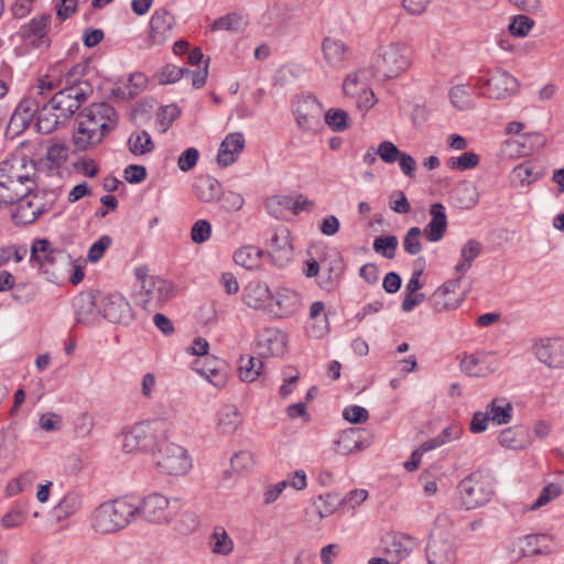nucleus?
<instances>
[{
    "instance_id": "26",
    "label": "nucleus",
    "mask_w": 564,
    "mask_h": 564,
    "mask_svg": "<svg viewBox=\"0 0 564 564\" xmlns=\"http://www.w3.org/2000/svg\"><path fill=\"white\" fill-rule=\"evenodd\" d=\"M245 137L240 132H232L226 135L220 143L217 154V163L227 167L237 161L239 153L243 150Z\"/></svg>"
},
{
    "instance_id": "18",
    "label": "nucleus",
    "mask_w": 564,
    "mask_h": 564,
    "mask_svg": "<svg viewBox=\"0 0 564 564\" xmlns=\"http://www.w3.org/2000/svg\"><path fill=\"white\" fill-rule=\"evenodd\" d=\"M539 361L551 368L564 367V340L561 338H542L532 347Z\"/></svg>"
},
{
    "instance_id": "15",
    "label": "nucleus",
    "mask_w": 564,
    "mask_h": 564,
    "mask_svg": "<svg viewBox=\"0 0 564 564\" xmlns=\"http://www.w3.org/2000/svg\"><path fill=\"white\" fill-rule=\"evenodd\" d=\"M173 24L174 19L167 10L156 9L149 21V35L141 48L150 50L163 45L172 36Z\"/></svg>"
},
{
    "instance_id": "35",
    "label": "nucleus",
    "mask_w": 564,
    "mask_h": 564,
    "mask_svg": "<svg viewBox=\"0 0 564 564\" xmlns=\"http://www.w3.org/2000/svg\"><path fill=\"white\" fill-rule=\"evenodd\" d=\"M264 251L259 247L247 245L237 249L234 253V261L247 270H258L261 267Z\"/></svg>"
},
{
    "instance_id": "56",
    "label": "nucleus",
    "mask_w": 564,
    "mask_h": 564,
    "mask_svg": "<svg viewBox=\"0 0 564 564\" xmlns=\"http://www.w3.org/2000/svg\"><path fill=\"white\" fill-rule=\"evenodd\" d=\"M419 227H411L403 238V249L408 254L415 256L422 251L421 235Z\"/></svg>"
},
{
    "instance_id": "7",
    "label": "nucleus",
    "mask_w": 564,
    "mask_h": 564,
    "mask_svg": "<svg viewBox=\"0 0 564 564\" xmlns=\"http://www.w3.org/2000/svg\"><path fill=\"white\" fill-rule=\"evenodd\" d=\"M412 52L401 42H391L378 48L373 67L384 78H395L410 68Z\"/></svg>"
},
{
    "instance_id": "27",
    "label": "nucleus",
    "mask_w": 564,
    "mask_h": 564,
    "mask_svg": "<svg viewBox=\"0 0 564 564\" xmlns=\"http://www.w3.org/2000/svg\"><path fill=\"white\" fill-rule=\"evenodd\" d=\"M430 215L431 219L422 232L429 241L437 242L443 239L447 228V217L444 205L441 203L432 204Z\"/></svg>"
},
{
    "instance_id": "10",
    "label": "nucleus",
    "mask_w": 564,
    "mask_h": 564,
    "mask_svg": "<svg viewBox=\"0 0 564 564\" xmlns=\"http://www.w3.org/2000/svg\"><path fill=\"white\" fill-rule=\"evenodd\" d=\"M458 494L466 510L476 509L490 501L494 486L489 476L475 471L458 484Z\"/></svg>"
},
{
    "instance_id": "47",
    "label": "nucleus",
    "mask_w": 564,
    "mask_h": 564,
    "mask_svg": "<svg viewBox=\"0 0 564 564\" xmlns=\"http://www.w3.org/2000/svg\"><path fill=\"white\" fill-rule=\"evenodd\" d=\"M293 197L289 195H275L267 199L268 213L276 219L284 218L291 212Z\"/></svg>"
},
{
    "instance_id": "31",
    "label": "nucleus",
    "mask_w": 564,
    "mask_h": 564,
    "mask_svg": "<svg viewBox=\"0 0 564 564\" xmlns=\"http://www.w3.org/2000/svg\"><path fill=\"white\" fill-rule=\"evenodd\" d=\"M76 310L77 322L84 325H95L98 322V315L96 307L98 308V302L94 295L86 293L80 294L74 301Z\"/></svg>"
},
{
    "instance_id": "4",
    "label": "nucleus",
    "mask_w": 564,
    "mask_h": 564,
    "mask_svg": "<svg viewBox=\"0 0 564 564\" xmlns=\"http://www.w3.org/2000/svg\"><path fill=\"white\" fill-rule=\"evenodd\" d=\"M137 505L127 498L105 501L90 514V527L99 534H112L124 529L137 518Z\"/></svg>"
},
{
    "instance_id": "46",
    "label": "nucleus",
    "mask_w": 564,
    "mask_h": 564,
    "mask_svg": "<svg viewBox=\"0 0 564 564\" xmlns=\"http://www.w3.org/2000/svg\"><path fill=\"white\" fill-rule=\"evenodd\" d=\"M263 369V362L261 359L248 356L247 358L241 357L239 365V377L246 382L256 381Z\"/></svg>"
},
{
    "instance_id": "28",
    "label": "nucleus",
    "mask_w": 564,
    "mask_h": 564,
    "mask_svg": "<svg viewBox=\"0 0 564 564\" xmlns=\"http://www.w3.org/2000/svg\"><path fill=\"white\" fill-rule=\"evenodd\" d=\"M63 252L52 247L46 239L34 240L31 247V262L37 264L45 272L53 265Z\"/></svg>"
},
{
    "instance_id": "34",
    "label": "nucleus",
    "mask_w": 564,
    "mask_h": 564,
    "mask_svg": "<svg viewBox=\"0 0 564 564\" xmlns=\"http://www.w3.org/2000/svg\"><path fill=\"white\" fill-rule=\"evenodd\" d=\"M498 441L505 448L523 449L530 444L529 431L524 426L507 427L500 432Z\"/></svg>"
},
{
    "instance_id": "61",
    "label": "nucleus",
    "mask_w": 564,
    "mask_h": 564,
    "mask_svg": "<svg viewBox=\"0 0 564 564\" xmlns=\"http://www.w3.org/2000/svg\"><path fill=\"white\" fill-rule=\"evenodd\" d=\"M111 238L107 235L101 236L95 241L88 250V261L98 262L105 254L106 250L111 246Z\"/></svg>"
},
{
    "instance_id": "23",
    "label": "nucleus",
    "mask_w": 564,
    "mask_h": 564,
    "mask_svg": "<svg viewBox=\"0 0 564 564\" xmlns=\"http://www.w3.org/2000/svg\"><path fill=\"white\" fill-rule=\"evenodd\" d=\"M459 275L456 279L446 281L443 285L437 288L431 296L432 307L436 312L454 310L459 305L457 290L460 285Z\"/></svg>"
},
{
    "instance_id": "9",
    "label": "nucleus",
    "mask_w": 564,
    "mask_h": 564,
    "mask_svg": "<svg viewBox=\"0 0 564 564\" xmlns=\"http://www.w3.org/2000/svg\"><path fill=\"white\" fill-rule=\"evenodd\" d=\"M153 463L160 473L171 476H182L192 468V458L181 445L170 442L165 436L156 449H153Z\"/></svg>"
},
{
    "instance_id": "8",
    "label": "nucleus",
    "mask_w": 564,
    "mask_h": 564,
    "mask_svg": "<svg viewBox=\"0 0 564 564\" xmlns=\"http://www.w3.org/2000/svg\"><path fill=\"white\" fill-rule=\"evenodd\" d=\"M473 80L479 96L491 99H503L514 95L519 87L518 79L499 67L480 70Z\"/></svg>"
},
{
    "instance_id": "2",
    "label": "nucleus",
    "mask_w": 564,
    "mask_h": 564,
    "mask_svg": "<svg viewBox=\"0 0 564 564\" xmlns=\"http://www.w3.org/2000/svg\"><path fill=\"white\" fill-rule=\"evenodd\" d=\"M77 120L73 141L78 150H87L99 144L107 133L116 129L118 115L109 104L98 102L82 110Z\"/></svg>"
},
{
    "instance_id": "6",
    "label": "nucleus",
    "mask_w": 564,
    "mask_h": 564,
    "mask_svg": "<svg viewBox=\"0 0 564 564\" xmlns=\"http://www.w3.org/2000/svg\"><path fill=\"white\" fill-rule=\"evenodd\" d=\"M167 424L163 420L142 421L123 433L122 449L126 453H151L166 436Z\"/></svg>"
},
{
    "instance_id": "19",
    "label": "nucleus",
    "mask_w": 564,
    "mask_h": 564,
    "mask_svg": "<svg viewBox=\"0 0 564 564\" xmlns=\"http://www.w3.org/2000/svg\"><path fill=\"white\" fill-rule=\"evenodd\" d=\"M301 306V295L291 289L282 288L276 291L275 302L270 303L268 313L273 317L286 318L296 314Z\"/></svg>"
},
{
    "instance_id": "21",
    "label": "nucleus",
    "mask_w": 564,
    "mask_h": 564,
    "mask_svg": "<svg viewBox=\"0 0 564 564\" xmlns=\"http://www.w3.org/2000/svg\"><path fill=\"white\" fill-rule=\"evenodd\" d=\"M497 368L495 355L491 352L478 351L466 355L460 360V369L470 377H486Z\"/></svg>"
},
{
    "instance_id": "60",
    "label": "nucleus",
    "mask_w": 564,
    "mask_h": 564,
    "mask_svg": "<svg viewBox=\"0 0 564 564\" xmlns=\"http://www.w3.org/2000/svg\"><path fill=\"white\" fill-rule=\"evenodd\" d=\"M231 466L238 473H245L254 465L253 454L249 451H240L231 457Z\"/></svg>"
},
{
    "instance_id": "48",
    "label": "nucleus",
    "mask_w": 564,
    "mask_h": 564,
    "mask_svg": "<svg viewBox=\"0 0 564 564\" xmlns=\"http://www.w3.org/2000/svg\"><path fill=\"white\" fill-rule=\"evenodd\" d=\"M339 506H343L341 499L339 495L333 492L319 495L317 500L314 501V507L316 508L319 519L332 516Z\"/></svg>"
},
{
    "instance_id": "44",
    "label": "nucleus",
    "mask_w": 564,
    "mask_h": 564,
    "mask_svg": "<svg viewBox=\"0 0 564 564\" xmlns=\"http://www.w3.org/2000/svg\"><path fill=\"white\" fill-rule=\"evenodd\" d=\"M82 495L76 491L67 492L62 500L55 506L54 510L58 519H66L82 508Z\"/></svg>"
},
{
    "instance_id": "20",
    "label": "nucleus",
    "mask_w": 564,
    "mask_h": 564,
    "mask_svg": "<svg viewBox=\"0 0 564 564\" xmlns=\"http://www.w3.org/2000/svg\"><path fill=\"white\" fill-rule=\"evenodd\" d=\"M257 347L260 356H282L286 349V335L278 328H264L257 336Z\"/></svg>"
},
{
    "instance_id": "41",
    "label": "nucleus",
    "mask_w": 564,
    "mask_h": 564,
    "mask_svg": "<svg viewBox=\"0 0 564 564\" xmlns=\"http://www.w3.org/2000/svg\"><path fill=\"white\" fill-rule=\"evenodd\" d=\"M214 554L227 556L234 551V541L223 527H215L208 541Z\"/></svg>"
},
{
    "instance_id": "43",
    "label": "nucleus",
    "mask_w": 564,
    "mask_h": 564,
    "mask_svg": "<svg viewBox=\"0 0 564 564\" xmlns=\"http://www.w3.org/2000/svg\"><path fill=\"white\" fill-rule=\"evenodd\" d=\"M550 540L546 534H529L520 540V551L523 556H534L549 553L546 542Z\"/></svg>"
},
{
    "instance_id": "5",
    "label": "nucleus",
    "mask_w": 564,
    "mask_h": 564,
    "mask_svg": "<svg viewBox=\"0 0 564 564\" xmlns=\"http://www.w3.org/2000/svg\"><path fill=\"white\" fill-rule=\"evenodd\" d=\"M82 70L83 66L80 65H75L70 68H67L65 65V70L61 75L62 86L58 87L59 90L48 100L52 108H55L58 117H62L64 122L79 109L87 98L86 91L77 84V75Z\"/></svg>"
},
{
    "instance_id": "1",
    "label": "nucleus",
    "mask_w": 564,
    "mask_h": 564,
    "mask_svg": "<svg viewBox=\"0 0 564 564\" xmlns=\"http://www.w3.org/2000/svg\"><path fill=\"white\" fill-rule=\"evenodd\" d=\"M36 162L15 151L0 162V208L13 205L14 198L37 187Z\"/></svg>"
},
{
    "instance_id": "22",
    "label": "nucleus",
    "mask_w": 564,
    "mask_h": 564,
    "mask_svg": "<svg viewBox=\"0 0 564 564\" xmlns=\"http://www.w3.org/2000/svg\"><path fill=\"white\" fill-rule=\"evenodd\" d=\"M269 256L272 262L278 267H284L292 260L293 248L290 234L285 227L274 230L269 242Z\"/></svg>"
},
{
    "instance_id": "52",
    "label": "nucleus",
    "mask_w": 564,
    "mask_h": 564,
    "mask_svg": "<svg viewBox=\"0 0 564 564\" xmlns=\"http://www.w3.org/2000/svg\"><path fill=\"white\" fill-rule=\"evenodd\" d=\"M479 164V155L474 152H464L459 156L449 158L447 166L453 170L466 171Z\"/></svg>"
},
{
    "instance_id": "17",
    "label": "nucleus",
    "mask_w": 564,
    "mask_h": 564,
    "mask_svg": "<svg viewBox=\"0 0 564 564\" xmlns=\"http://www.w3.org/2000/svg\"><path fill=\"white\" fill-rule=\"evenodd\" d=\"M51 22L50 14H42L33 18L29 23L22 25L19 31L23 44L30 48L48 47L50 39L47 28Z\"/></svg>"
},
{
    "instance_id": "38",
    "label": "nucleus",
    "mask_w": 564,
    "mask_h": 564,
    "mask_svg": "<svg viewBox=\"0 0 564 564\" xmlns=\"http://www.w3.org/2000/svg\"><path fill=\"white\" fill-rule=\"evenodd\" d=\"M362 448L361 431L358 429H348L341 432L336 441V452L340 455H349Z\"/></svg>"
},
{
    "instance_id": "37",
    "label": "nucleus",
    "mask_w": 564,
    "mask_h": 564,
    "mask_svg": "<svg viewBox=\"0 0 564 564\" xmlns=\"http://www.w3.org/2000/svg\"><path fill=\"white\" fill-rule=\"evenodd\" d=\"M488 416L496 425L508 424L512 419V405L505 398H496L487 405Z\"/></svg>"
},
{
    "instance_id": "25",
    "label": "nucleus",
    "mask_w": 564,
    "mask_h": 564,
    "mask_svg": "<svg viewBox=\"0 0 564 564\" xmlns=\"http://www.w3.org/2000/svg\"><path fill=\"white\" fill-rule=\"evenodd\" d=\"M272 299L273 295L268 284L260 281L250 282L242 294V301L247 306L265 312H268Z\"/></svg>"
},
{
    "instance_id": "12",
    "label": "nucleus",
    "mask_w": 564,
    "mask_h": 564,
    "mask_svg": "<svg viewBox=\"0 0 564 564\" xmlns=\"http://www.w3.org/2000/svg\"><path fill=\"white\" fill-rule=\"evenodd\" d=\"M45 193L39 189H31L14 198L17 206L12 212V219L17 225H30L34 223L43 213L48 209V205L44 202Z\"/></svg>"
},
{
    "instance_id": "55",
    "label": "nucleus",
    "mask_w": 564,
    "mask_h": 564,
    "mask_svg": "<svg viewBox=\"0 0 564 564\" xmlns=\"http://www.w3.org/2000/svg\"><path fill=\"white\" fill-rule=\"evenodd\" d=\"M207 364L198 370V372L204 376L209 382H212L215 387H223L226 382V378L223 373H220L219 369L216 367V364L219 361L216 358H206Z\"/></svg>"
},
{
    "instance_id": "49",
    "label": "nucleus",
    "mask_w": 564,
    "mask_h": 564,
    "mask_svg": "<svg viewBox=\"0 0 564 564\" xmlns=\"http://www.w3.org/2000/svg\"><path fill=\"white\" fill-rule=\"evenodd\" d=\"M325 123L335 132L345 131L348 126V113L338 108H330L323 112Z\"/></svg>"
},
{
    "instance_id": "63",
    "label": "nucleus",
    "mask_w": 564,
    "mask_h": 564,
    "mask_svg": "<svg viewBox=\"0 0 564 564\" xmlns=\"http://www.w3.org/2000/svg\"><path fill=\"white\" fill-rule=\"evenodd\" d=\"M401 153L402 151H400L391 141L380 142L377 150V154L380 159L388 164L397 162Z\"/></svg>"
},
{
    "instance_id": "30",
    "label": "nucleus",
    "mask_w": 564,
    "mask_h": 564,
    "mask_svg": "<svg viewBox=\"0 0 564 564\" xmlns=\"http://www.w3.org/2000/svg\"><path fill=\"white\" fill-rule=\"evenodd\" d=\"M322 52L326 63L333 68H341L348 59V46L340 40L325 37L322 42Z\"/></svg>"
},
{
    "instance_id": "33",
    "label": "nucleus",
    "mask_w": 564,
    "mask_h": 564,
    "mask_svg": "<svg viewBox=\"0 0 564 564\" xmlns=\"http://www.w3.org/2000/svg\"><path fill=\"white\" fill-rule=\"evenodd\" d=\"M193 191L197 199L204 203H212L221 195L220 183L208 175L198 176L193 185Z\"/></svg>"
},
{
    "instance_id": "64",
    "label": "nucleus",
    "mask_w": 564,
    "mask_h": 564,
    "mask_svg": "<svg viewBox=\"0 0 564 564\" xmlns=\"http://www.w3.org/2000/svg\"><path fill=\"white\" fill-rule=\"evenodd\" d=\"M68 158V148L63 143H53L47 148L46 159L52 164L59 166Z\"/></svg>"
},
{
    "instance_id": "32",
    "label": "nucleus",
    "mask_w": 564,
    "mask_h": 564,
    "mask_svg": "<svg viewBox=\"0 0 564 564\" xmlns=\"http://www.w3.org/2000/svg\"><path fill=\"white\" fill-rule=\"evenodd\" d=\"M242 425V416L235 405H224L217 413V431L223 435L234 434Z\"/></svg>"
},
{
    "instance_id": "45",
    "label": "nucleus",
    "mask_w": 564,
    "mask_h": 564,
    "mask_svg": "<svg viewBox=\"0 0 564 564\" xmlns=\"http://www.w3.org/2000/svg\"><path fill=\"white\" fill-rule=\"evenodd\" d=\"M529 138H531V135L523 134L506 140L501 145V152L508 158L529 155L532 151V149L525 144Z\"/></svg>"
},
{
    "instance_id": "13",
    "label": "nucleus",
    "mask_w": 564,
    "mask_h": 564,
    "mask_svg": "<svg viewBox=\"0 0 564 564\" xmlns=\"http://www.w3.org/2000/svg\"><path fill=\"white\" fill-rule=\"evenodd\" d=\"M293 112L301 130L315 133L322 128L323 106L315 96L297 97Z\"/></svg>"
},
{
    "instance_id": "14",
    "label": "nucleus",
    "mask_w": 564,
    "mask_h": 564,
    "mask_svg": "<svg viewBox=\"0 0 564 564\" xmlns=\"http://www.w3.org/2000/svg\"><path fill=\"white\" fill-rule=\"evenodd\" d=\"M98 312L110 323L129 325L134 319L129 301L120 293H109L98 301Z\"/></svg>"
},
{
    "instance_id": "11",
    "label": "nucleus",
    "mask_w": 564,
    "mask_h": 564,
    "mask_svg": "<svg viewBox=\"0 0 564 564\" xmlns=\"http://www.w3.org/2000/svg\"><path fill=\"white\" fill-rule=\"evenodd\" d=\"M175 295L172 282L158 278L147 276L141 281V289L135 294L138 305L148 312L161 308Z\"/></svg>"
},
{
    "instance_id": "53",
    "label": "nucleus",
    "mask_w": 564,
    "mask_h": 564,
    "mask_svg": "<svg viewBox=\"0 0 564 564\" xmlns=\"http://www.w3.org/2000/svg\"><path fill=\"white\" fill-rule=\"evenodd\" d=\"M398 247V239L395 236H379L373 241V250L381 253L387 259H393Z\"/></svg>"
},
{
    "instance_id": "39",
    "label": "nucleus",
    "mask_w": 564,
    "mask_h": 564,
    "mask_svg": "<svg viewBox=\"0 0 564 564\" xmlns=\"http://www.w3.org/2000/svg\"><path fill=\"white\" fill-rule=\"evenodd\" d=\"M64 121L62 117H58L55 108H52L50 101L43 104L40 115L37 116L36 127L41 133L47 134L54 131L59 124H63Z\"/></svg>"
},
{
    "instance_id": "36",
    "label": "nucleus",
    "mask_w": 564,
    "mask_h": 564,
    "mask_svg": "<svg viewBox=\"0 0 564 564\" xmlns=\"http://www.w3.org/2000/svg\"><path fill=\"white\" fill-rule=\"evenodd\" d=\"M544 175V169L541 164L533 161H524L513 167L512 176L521 186H529Z\"/></svg>"
},
{
    "instance_id": "16",
    "label": "nucleus",
    "mask_w": 564,
    "mask_h": 564,
    "mask_svg": "<svg viewBox=\"0 0 564 564\" xmlns=\"http://www.w3.org/2000/svg\"><path fill=\"white\" fill-rule=\"evenodd\" d=\"M169 499L158 492H153L143 498L140 505H137L138 514L152 523H167L172 519L169 509Z\"/></svg>"
},
{
    "instance_id": "51",
    "label": "nucleus",
    "mask_w": 564,
    "mask_h": 564,
    "mask_svg": "<svg viewBox=\"0 0 564 564\" xmlns=\"http://www.w3.org/2000/svg\"><path fill=\"white\" fill-rule=\"evenodd\" d=\"M561 494H562L561 486L557 484L551 482V484L546 485L541 490L539 497L532 505L525 507V510H529V511L538 510V509L542 508L543 506L547 505L553 499L557 498Z\"/></svg>"
},
{
    "instance_id": "3",
    "label": "nucleus",
    "mask_w": 564,
    "mask_h": 564,
    "mask_svg": "<svg viewBox=\"0 0 564 564\" xmlns=\"http://www.w3.org/2000/svg\"><path fill=\"white\" fill-rule=\"evenodd\" d=\"M64 70L65 64L62 62L51 66L48 72L39 79L37 85L32 87L28 96L20 101L11 117V123H20L21 127L26 128L34 116L40 115L48 94L62 86L61 75Z\"/></svg>"
},
{
    "instance_id": "57",
    "label": "nucleus",
    "mask_w": 564,
    "mask_h": 564,
    "mask_svg": "<svg viewBox=\"0 0 564 564\" xmlns=\"http://www.w3.org/2000/svg\"><path fill=\"white\" fill-rule=\"evenodd\" d=\"M534 25V21L523 14L516 15L509 24V31L512 35L523 37L529 34Z\"/></svg>"
},
{
    "instance_id": "42",
    "label": "nucleus",
    "mask_w": 564,
    "mask_h": 564,
    "mask_svg": "<svg viewBox=\"0 0 564 564\" xmlns=\"http://www.w3.org/2000/svg\"><path fill=\"white\" fill-rule=\"evenodd\" d=\"M127 145L129 151L135 156L149 154L155 148L151 135L145 130L132 132L128 139Z\"/></svg>"
},
{
    "instance_id": "50",
    "label": "nucleus",
    "mask_w": 564,
    "mask_h": 564,
    "mask_svg": "<svg viewBox=\"0 0 564 564\" xmlns=\"http://www.w3.org/2000/svg\"><path fill=\"white\" fill-rule=\"evenodd\" d=\"M36 478L37 475L33 470H28L23 473L20 477L12 479L11 481L8 482L6 488L7 495L10 497L19 495L26 488L31 487L33 482L36 480Z\"/></svg>"
},
{
    "instance_id": "29",
    "label": "nucleus",
    "mask_w": 564,
    "mask_h": 564,
    "mask_svg": "<svg viewBox=\"0 0 564 564\" xmlns=\"http://www.w3.org/2000/svg\"><path fill=\"white\" fill-rule=\"evenodd\" d=\"M417 546V542L414 538L403 534H392L386 545V553L391 560L401 562L406 558Z\"/></svg>"
},
{
    "instance_id": "40",
    "label": "nucleus",
    "mask_w": 564,
    "mask_h": 564,
    "mask_svg": "<svg viewBox=\"0 0 564 564\" xmlns=\"http://www.w3.org/2000/svg\"><path fill=\"white\" fill-rule=\"evenodd\" d=\"M479 241L469 239L460 249V260L455 265V272L463 276L471 267L474 260L481 253Z\"/></svg>"
},
{
    "instance_id": "24",
    "label": "nucleus",
    "mask_w": 564,
    "mask_h": 564,
    "mask_svg": "<svg viewBox=\"0 0 564 564\" xmlns=\"http://www.w3.org/2000/svg\"><path fill=\"white\" fill-rule=\"evenodd\" d=\"M427 564H455L457 560L456 547L447 539L434 538L426 546Z\"/></svg>"
},
{
    "instance_id": "54",
    "label": "nucleus",
    "mask_w": 564,
    "mask_h": 564,
    "mask_svg": "<svg viewBox=\"0 0 564 564\" xmlns=\"http://www.w3.org/2000/svg\"><path fill=\"white\" fill-rule=\"evenodd\" d=\"M37 295V288L30 282H20L15 284L12 291V297L20 304H28L34 301Z\"/></svg>"
},
{
    "instance_id": "62",
    "label": "nucleus",
    "mask_w": 564,
    "mask_h": 564,
    "mask_svg": "<svg viewBox=\"0 0 564 564\" xmlns=\"http://www.w3.org/2000/svg\"><path fill=\"white\" fill-rule=\"evenodd\" d=\"M212 225L208 220L199 219L191 229V238L195 243H203L210 238Z\"/></svg>"
},
{
    "instance_id": "58",
    "label": "nucleus",
    "mask_w": 564,
    "mask_h": 564,
    "mask_svg": "<svg viewBox=\"0 0 564 564\" xmlns=\"http://www.w3.org/2000/svg\"><path fill=\"white\" fill-rule=\"evenodd\" d=\"M241 18L237 13H229L216 19L212 24L213 31H238Z\"/></svg>"
},
{
    "instance_id": "59",
    "label": "nucleus",
    "mask_w": 564,
    "mask_h": 564,
    "mask_svg": "<svg viewBox=\"0 0 564 564\" xmlns=\"http://www.w3.org/2000/svg\"><path fill=\"white\" fill-rule=\"evenodd\" d=\"M449 98L457 109H467L470 106V94L465 85H456L449 90Z\"/></svg>"
}]
</instances>
